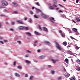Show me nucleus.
<instances>
[{"label": "nucleus", "instance_id": "f257e3e1", "mask_svg": "<svg viewBox=\"0 0 80 80\" xmlns=\"http://www.w3.org/2000/svg\"><path fill=\"white\" fill-rule=\"evenodd\" d=\"M1 3L2 5V6L3 7H6V6H7V5H8V2L6 1H2L1 2Z\"/></svg>", "mask_w": 80, "mask_h": 80}, {"label": "nucleus", "instance_id": "f03ea898", "mask_svg": "<svg viewBox=\"0 0 80 80\" xmlns=\"http://www.w3.org/2000/svg\"><path fill=\"white\" fill-rule=\"evenodd\" d=\"M56 47L59 50H62V47H61V46L58 44V43L57 42H56Z\"/></svg>", "mask_w": 80, "mask_h": 80}, {"label": "nucleus", "instance_id": "7ed1b4c3", "mask_svg": "<svg viewBox=\"0 0 80 80\" xmlns=\"http://www.w3.org/2000/svg\"><path fill=\"white\" fill-rule=\"evenodd\" d=\"M66 52H67V53H68V54L71 55H73V53H72V52L70 50H67Z\"/></svg>", "mask_w": 80, "mask_h": 80}, {"label": "nucleus", "instance_id": "20e7f679", "mask_svg": "<svg viewBox=\"0 0 80 80\" xmlns=\"http://www.w3.org/2000/svg\"><path fill=\"white\" fill-rule=\"evenodd\" d=\"M12 4L13 5H14V6H15L16 7H17L18 5V4H17V3L15 1H14L12 2Z\"/></svg>", "mask_w": 80, "mask_h": 80}, {"label": "nucleus", "instance_id": "39448f33", "mask_svg": "<svg viewBox=\"0 0 80 80\" xmlns=\"http://www.w3.org/2000/svg\"><path fill=\"white\" fill-rule=\"evenodd\" d=\"M41 16L44 18H47V17L46 16V15L43 13H42Z\"/></svg>", "mask_w": 80, "mask_h": 80}, {"label": "nucleus", "instance_id": "423d86ee", "mask_svg": "<svg viewBox=\"0 0 80 80\" xmlns=\"http://www.w3.org/2000/svg\"><path fill=\"white\" fill-rule=\"evenodd\" d=\"M18 28L20 30H22L23 29H24V27L22 26H19L18 27Z\"/></svg>", "mask_w": 80, "mask_h": 80}, {"label": "nucleus", "instance_id": "0eeeda50", "mask_svg": "<svg viewBox=\"0 0 80 80\" xmlns=\"http://www.w3.org/2000/svg\"><path fill=\"white\" fill-rule=\"evenodd\" d=\"M17 22H18V23H20V24H23V22L20 21V20H18L16 21Z\"/></svg>", "mask_w": 80, "mask_h": 80}, {"label": "nucleus", "instance_id": "6e6552de", "mask_svg": "<svg viewBox=\"0 0 80 80\" xmlns=\"http://www.w3.org/2000/svg\"><path fill=\"white\" fill-rule=\"evenodd\" d=\"M49 20H50V21H51V22H53V21L52 20H55V18H54L53 17H51V18H49Z\"/></svg>", "mask_w": 80, "mask_h": 80}, {"label": "nucleus", "instance_id": "1a4fd4ad", "mask_svg": "<svg viewBox=\"0 0 80 80\" xmlns=\"http://www.w3.org/2000/svg\"><path fill=\"white\" fill-rule=\"evenodd\" d=\"M70 76V74L69 73H67L64 74V77H68Z\"/></svg>", "mask_w": 80, "mask_h": 80}, {"label": "nucleus", "instance_id": "9d476101", "mask_svg": "<svg viewBox=\"0 0 80 80\" xmlns=\"http://www.w3.org/2000/svg\"><path fill=\"white\" fill-rule=\"evenodd\" d=\"M34 33L35 35H40V33L37 31H35Z\"/></svg>", "mask_w": 80, "mask_h": 80}, {"label": "nucleus", "instance_id": "9b49d317", "mask_svg": "<svg viewBox=\"0 0 80 80\" xmlns=\"http://www.w3.org/2000/svg\"><path fill=\"white\" fill-rule=\"evenodd\" d=\"M43 29L44 31H46V32H48V29L46 28L45 27H43Z\"/></svg>", "mask_w": 80, "mask_h": 80}, {"label": "nucleus", "instance_id": "f8f14e48", "mask_svg": "<svg viewBox=\"0 0 80 80\" xmlns=\"http://www.w3.org/2000/svg\"><path fill=\"white\" fill-rule=\"evenodd\" d=\"M57 80H61L62 79V77L61 76H59L57 78Z\"/></svg>", "mask_w": 80, "mask_h": 80}, {"label": "nucleus", "instance_id": "ddd939ff", "mask_svg": "<svg viewBox=\"0 0 80 80\" xmlns=\"http://www.w3.org/2000/svg\"><path fill=\"white\" fill-rule=\"evenodd\" d=\"M64 61L66 62L67 64H68V59L66 58L65 59Z\"/></svg>", "mask_w": 80, "mask_h": 80}, {"label": "nucleus", "instance_id": "4468645a", "mask_svg": "<svg viewBox=\"0 0 80 80\" xmlns=\"http://www.w3.org/2000/svg\"><path fill=\"white\" fill-rule=\"evenodd\" d=\"M44 43H46L47 44H49V45H50V42H49L48 41H44Z\"/></svg>", "mask_w": 80, "mask_h": 80}, {"label": "nucleus", "instance_id": "2eb2a0df", "mask_svg": "<svg viewBox=\"0 0 80 80\" xmlns=\"http://www.w3.org/2000/svg\"><path fill=\"white\" fill-rule=\"evenodd\" d=\"M15 76L17 77H20V75L18 73H16L15 74Z\"/></svg>", "mask_w": 80, "mask_h": 80}, {"label": "nucleus", "instance_id": "dca6fc26", "mask_svg": "<svg viewBox=\"0 0 80 80\" xmlns=\"http://www.w3.org/2000/svg\"><path fill=\"white\" fill-rule=\"evenodd\" d=\"M26 34L27 35H28L29 36H32V34H31V33L29 32H26Z\"/></svg>", "mask_w": 80, "mask_h": 80}, {"label": "nucleus", "instance_id": "f3484780", "mask_svg": "<svg viewBox=\"0 0 80 80\" xmlns=\"http://www.w3.org/2000/svg\"><path fill=\"white\" fill-rule=\"evenodd\" d=\"M36 10H37V11H38V12H41V13L42 12L41 11V10H40V9H38L37 8H36Z\"/></svg>", "mask_w": 80, "mask_h": 80}, {"label": "nucleus", "instance_id": "a211bd4d", "mask_svg": "<svg viewBox=\"0 0 80 80\" xmlns=\"http://www.w3.org/2000/svg\"><path fill=\"white\" fill-rule=\"evenodd\" d=\"M73 30L74 32H77V29H76L75 28H73Z\"/></svg>", "mask_w": 80, "mask_h": 80}, {"label": "nucleus", "instance_id": "6ab92c4d", "mask_svg": "<svg viewBox=\"0 0 80 80\" xmlns=\"http://www.w3.org/2000/svg\"><path fill=\"white\" fill-rule=\"evenodd\" d=\"M76 70H78V71H80V67H76Z\"/></svg>", "mask_w": 80, "mask_h": 80}, {"label": "nucleus", "instance_id": "aec40b11", "mask_svg": "<svg viewBox=\"0 0 80 80\" xmlns=\"http://www.w3.org/2000/svg\"><path fill=\"white\" fill-rule=\"evenodd\" d=\"M76 78L75 77H72L71 78L70 80H75Z\"/></svg>", "mask_w": 80, "mask_h": 80}, {"label": "nucleus", "instance_id": "412c9836", "mask_svg": "<svg viewBox=\"0 0 80 80\" xmlns=\"http://www.w3.org/2000/svg\"><path fill=\"white\" fill-rule=\"evenodd\" d=\"M63 45H64V46H66V45H67V42H63Z\"/></svg>", "mask_w": 80, "mask_h": 80}, {"label": "nucleus", "instance_id": "4be33fe9", "mask_svg": "<svg viewBox=\"0 0 80 80\" xmlns=\"http://www.w3.org/2000/svg\"><path fill=\"white\" fill-rule=\"evenodd\" d=\"M24 29L26 30H28V28L27 27H24Z\"/></svg>", "mask_w": 80, "mask_h": 80}, {"label": "nucleus", "instance_id": "5701e85b", "mask_svg": "<svg viewBox=\"0 0 80 80\" xmlns=\"http://www.w3.org/2000/svg\"><path fill=\"white\" fill-rule=\"evenodd\" d=\"M44 58L45 57L43 56H41L39 57V58L40 59H42V58Z\"/></svg>", "mask_w": 80, "mask_h": 80}, {"label": "nucleus", "instance_id": "b1692460", "mask_svg": "<svg viewBox=\"0 0 80 80\" xmlns=\"http://www.w3.org/2000/svg\"><path fill=\"white\" fill-rule=\"evenodd\" d=\"M51 60L52 61L53 63H56V61H55V60L54 59H51Z\"/></svg>", "mask_w": 80, "mask_h": 80}, {"label": "nucleus", "instance_id": "393cba45", "mask_svg": "<svg viewBox=\"0 0 80 80\" xmlns=\"http://www.w3.org/2000/svg\"><path fill=\"white\" fill-rule=\"evenodd\" d=\"M49 8L50 9H51V10H54V8H53V7L52 6H50L49 7Z\"/></svg>", "mask_w": 80, "mask_h": 80}, {"label": "nucleus", "instance_id": "a878e982", "mask_svg": "<svg viewBox=\"0 0 80 80\" xmlns=\"http://www.w3.org/2000/svg\"><path fill=\"white\" fill-rule=\"evenodd\" d=\"M61 35L62 37H65V33H62L61 34Z\"/></svg>", "mask_w": 80, "mask_h": 80}, {"label": "nucleus", "instance_id": "bb28decb", "mask_svg": "<svg viewBox=\"0 0 80 80\" xmlns=\"http://www.w3.org/2000/svg\"><path fill=\"white\" fill-rule=\"evenodd\" d=\"M27 63H31V62H30V61H28L27 60H26L25 61Z\"/></svg>", "mask_w": 80, "mask_h": 80}, {"label": "nucleus", "instance_id": "cd10ccee", "mask_svg": "<svg viewBox=\"0 0 80 80\" xmlns=\"http://www.w3.org/2000/svg\"><path fill=\"white\" fill-rule=\"evenodd\" d=\"M22 67L20 66H18V68H19V69H22Z\"/></svg>", "mask_w": 80, "mask_h": 80}, {"label": "nucleus", "instance_id": "c85d7f7f", "mask_svg": "<svg viewBox=\"0 0 80 80\" xmlns=\"http://www.w3.org/2000/svg\"><path fill=\"white\" fill-rule=\"evenodd\" d=\"M76 20H77L78 22H80V19L78 18H76Z\"/></svg>", "mask_w": 80, "mask_h": 80}, {"label": "nucleus", "instance_id": "c756f323", "mask_svg": "<svg viewBox=\"0 0 80 80\" xmlns=\"http://www.w3.org/2000/svg\"><path fill=\"white\" fill-rule=\"evenodd\" d=\"M51 72L52 73V74H54L55 73V71H53V70H52Z\"/></svg>", "mask_w": 80, "mask_h": 80}, {"label": "nucleus", "instance_id": "7c9ffc66", "mask_svg": "<svg viewBox=\"0 0 80 80\" xmlns=\"http://www.w3.org/2000/svg\"><path fill=\"white\" fill-rule=\"evenodd\" d=\"M34 18H38V17L37 16V15H34Z\"/></svg>", "mask_w": 80, "mask_h": 80}, {"label": "nucleus", "instance_id": "2f4dec72", "mask_svg": "<svg viewBox=\"0 0 80 80\" xmlns=\"http://www.w3.org/2000/svg\"><path fill=\"white\" fill-rule=\"evenodd\" d=\"M53 1L54 2V3H55L56 4H57V1H56V0H53Z\"/></svg>", "mask_w": 80, "mask_h": 80}, {"label": "nucleus", "instance_id": "473e14b6", "mask_svg": "<svg viewBox=\"0 0 80 80\" xmlns=\"http://www.w3.org/2000/svg\"><path fill=\"white\" fill-rule=\"evenodd\" d=\"M53 5L54 7H57V5L55 4H53Z\"/></svg>", "mask_w": 80, "mask_h": 80}, {"label": "nucleus", "instance_id": "72a5a7b5", "mask_svg": "<svg viewBox=\"0 0 80 80\" xmlns=\"http://www.w3.org/2000/svg\"><path fill=\"white\" fill-rule=\"evenodd\" d=\"M32 19L30 18L29 20V22L30 23H32Z\"/></svg>", "mask_w": 80, "mask_h": 80}, {"label": "nucleus", "instance_id": "f704fd0d", "mask_svg": "<svg viewBox=\"0 0 80 80\" xmlns=\"http://www.w3.org/2000/svg\"><path fill=\"white\" fill-rule=\"evenodd\" d=\"M76 50H78L79 49V48L78 46H76Z\"/></svg>", "mask_w": 80, "mask_h": 80}, {"label": "nucleus", "instance_id": "c9c22d12", "mask_svg": "<svg viewBox=\"0 0 80 80\" xmlns=\"http://www.w3.org/2000/svg\"><path fill=\"white\" fill-rule=\"evenodd\" d=\"M38 27H39L40 29L42 30V28H41V26H40V25H38Z\"/></svg>", "mask_w": 80, "mask_h": 80}, {"label": "nucleus", "instance_id": "e433bc0d", "mask_svg": "<svg viewBox=\"0 0 80 80\" xmlns=\"http://www.w3.org/2000/svg\"><path fill=\"white\" fill-rule=\"evenodd\" d=\"M36 4L38 5V6H40V4H39L38 2H36Z\"/></svg>", "mask_w": 80, "mask_h": 80}, {"label": "nucleus", "instance_id": "4c0bfd02", "mask_svg": "<svg viewBox=\"0 0 80 80\" xmlns=\"http://www.w3.org/2000/svg\"><path fill=\"white\" fill-rule=\"evenodd\" d=\"M78 64H80V60H78Z\"/></svg>", "mask_w": 80, "mask_h": 80}, {"label": "nucleus", "instance_id": "58836bf2", "mask_svg": "<svg viewBox=\"0 0 80 80\" xmlns=\"http://www.w3.org/2000/svg\"><path fill=\"white\" fill-rule=\"evenodd\" d=\"M70 38L72 39V40H73L75 39L73 37H72V36H70Z\"/></svg>", "mask_w": 80, "mask_h": 80}, {"label": "nucleus", "instance_id": "ea45409f", "mask_svg": "<svg viewBox=\"0 0 80 80\" xmlns=\"http://www.w3.org/2000/svg\"><path fill=\"white\" fill-rule=\"evenodd\" d=\"M58 12H59V13H62V12H63V11H62V10H59L58 11Z\"/></svg>", "mask_w": 80, "mask_h": 80}, {"label": "nucleus", "instance_id": "a19ab883", "mask_svg": "<svg viewBox=\"0 0 80 80\" xmlns=\"http://www.w3.org/2000/svg\"><path fill=\"white\" fill-rule=\"evenodd\" d=\"M62 17L63 18H64V17H65V15H64V14L62 15Z\"/></svg>", "mask_w": 80, "mask_h": 80}, {"label": "nucleus", "instance_id": "79ce46f5", "mask_svg": "<svg viewBox=\"0 0 80 80\" xmlns=\"http://www.w3.org/2000/svg\"><path fill=\"white\" fill-rule=\"evenodd\" d=\"M33 78V76H31L30 77V80H32Z\"/></svg>", "mask_w": 80, "mask_h": 80}, {"label": "nucleus", "instance_id": "37998d69", "mask_svg": "<svg viewBox=\"0 0 80 80\" xmlns=\"http://www.w3.org/2000/svg\"><path fill=\"white\" fill-rule=\"evenodd\" d=\"M27 52H29V53H32V52L30 51L29 50H27Z\"/></svg>", "mask_w": 80, "mask_h": 80}, {"label": "nucleus", "instance_id": "c03bdc74", "mask_svg": "<svg viewBox=\"0 0 80 80\" xmlns=\"http://www.w3.org/2000/svg\"><path fill=\"white\" fill-rule=\"evenodd\" d=\"M25 77H28V74H26L25 75Z\"/></svg>", "mask_w": 80, "mask_h": 80}, {"label": "nucleus", "instance_id": "a18cd8bd", "mask_svg": "<svg viewBox=\"0 0 80 80\" xmlns=\"http://www.w3.org/2000/svg\"><path fill=\"white\" fill-rule=\"evenodd\" d=\"M16 63H17L16 62V61H14V65H16Z\"/></svg>", "mask_w": 80, "mask_h": 80}, {"label": "nucleus", "instance_id": "49530a36", "mask_svg": "<svg viewBox=\"0 0 80 80\" xmlns=\"http://www.w3.org/2000/svg\"><path fill=\"white\" fill-rule=\"evenodd\" d=\"M59 33H62V31L61 30H59Z\"/></svg>", "mask_w": 80, "mask_h": 80}, {"label": "nucleus", "instance_id": "de8ad7c7", "mask_svg": "<svg viewBox=\"0 0 80 80\" xmlns=\"http://www.w3.org/2000/svg\"><path fill=\"white\" fill-rule=\"evenodd\" d=\"M10 30H11V31H13V30H13V29H12V28H10Z\"/></svg>", "mask_w": 80, "mask_h": 80}, {"label": "nucleus", "instance_id": "09e8293b", "mask_svg": "<svg viewBox=\"0 0 80 80\" xmlns=\"http://www.w3.org/2000/svg\"><path fill=\"white\" fill-rule=\"evenodd\" d=\"M38 42V41H35L34 42V43H37Z\"/></svg>", "mask_w": 80, "mask_h": 80}, {"label": "nucleus", "instance_id": "8fccbe9b", "mask_svg": "<svg viewBox=\"0 0 80 80\" xmlns=\"http://www.w3.org/2000/svg\"><path fill=\"white\" fill-rule=\"evenodd\" d=\"M30 14H33V12L32 11H30Z\"/></svg>", "mask_w": 80, "mask_h": 80}, {"label": "nucleus", "instance_id": "3c124183", "mask_svg": "<svg viewBox=\"0 0 80 80\" xmlns=\"http://www.w3.org/2000/svg\"><path fill=\"white\" fill-rule=\"evenodd\" d=\"M17 42L18 43H21V42H20V41H18Z\"/></svg>", "mask_w": 80, "mask_h": 80}, {"label": "nucleus", "instance_id": "603ef678", "mask_svg": "<svg viewBox=\"0 0 80 80\" xmlns=\"http://www.w3.org/2000/svg\"><path fill=\"white\" fill-rule=\"evenodd\" d=\"M0 43H1L2 44H3V43H4L3 42L1 41H0Z\"/></svg>", "mask_w": 80, "mask_h": 80}, {"label": "nucleus", "instance_id": "864d4df0", "mask_svg": "<svg viewBox=\"0 0 80 80\" xmlns=\"http://www.w3.org/2000/svg\"><path fill=\"white\" fill-rule=\"evenodd\" d=\"M78 2H79V0H77L76 1V2L77 3H78Z\"/></svg>", "mask_w": 80, "mask_h": 80}, {"label": "nucleus", "instance_id": "5fc2aeb1", "mask_svg": "<svg viewBox=\"0 0 80 80\" xmlns=\"http://www.w3.org/2000/svg\"><path fill=\"white\" fill-rule=\"evenodd\" d=\"M72 22H74V23H76V22H75V21L74 20H72Z\"/></svg>", "mask_w": 80, "mask_h": 80}, {"label": "nucleus", "instance_id": "6e6d98bb", "mask_svg": "<svg viewBox=\"0 0 80 80\" xmlns=\"http://www.w3.org/2000/svg\"><path fill=\"white\" fill-rule=\"evenodd\" d=\"M12 25H15V22H12Z\"/></svg>", "mask_w": 80, "mask_h": 80}, {"label": "nucleus", "instance_id": "4d7b16f0", "mask_svg": "<svg viewBox=\"0 0 80 80\" xmlns=\"http://www.w3.org/2000/svg\"><path fill=\"white\" fill-rule=\"evenodd\" d=\"M38 52H40V50L38 49L37 51Z\"/></svg>", "mask_w": 80, "mask_h": 80}, {"label": "nucleus", "instance_id": "13d9d810", "mask_svg": "<svg viewBox=\"0 0 80 80\" xmlns=\"http://www.w3.org/2000/svg\"><path fill=\"white\" fill-rule=\"evenodd\" d=\"M14 13H17L18 12L17 11H15L14 12Z\"/></svg>", "mask_w": 80, "mask_h": 80}, {"label": "nucleus", "instance_id": "bf43d9fd", "mask_svg": "<svg viewBox=\"0 0 80 80\" xmlns=\"http://www.w3.org/2000/svg\"><path fill=\"white\" fill-rule=\"evenodd\" d=\"M25 57H28V55H26Z\"/></svg>", "mask_w": 80, "mask_h": 80}, {"label": "nucleus", "instance_id": "052dcab7", "mask_svg": "<svg viewBox=\"0 0 80 80\" xmlns=\"http://www.w3.org/2000/svg\"><path fill=\"white\" fill-rule=\"evenodd\" d=\"M70 45H68L67 46V48H70Z\"/></svg>", "mask_w": 80, "mask_h": 80}, {"label": "nucleus", "instance_id": "680f3d73", "mask_svg": "<svg viewBox=\"0 0 80 80\" xmlns=\"http://www.w3.org/2000/svg\"><path fill=\"white\" fill-rule=\"evenodd\" d=\"M27 20V18H24V20Z\"/></svg>", "mask_w": 80, "mask_h": 80}, {"label": "nucleus", "instance_id": "e2e57ef3", "mask_svg": "<svg viewBox=\"0 0 80 80\" xmlns=\"http://www.w3.org/2000/svg\"><path fill=\"white\" fill-rule=\"evenodd\" d=\"M8 64L7 63V62L5 63V65H7Z\"/></svg>", "mask_w": 80, "mask_h": 80}, {"label": "nucleus", "instance_id": "0e129e2a", "mask_svg": "<svg viewBox=\"0 0 80 80\" xmlns=\"http://www.w3.org/2000/svg\"><path fill=\"white\" fill-rule=\"evenodd\" d=\"M35 8V7H33L32 8V9H34Z\"/></svg>", "mask_w": 80, "mask_h": 80}, {"label": "nucleus", "instance_id": "69168bd1", "mask_svg": "<svg viewBox=\"0 0 80 80\" xmlns=\"http://www.w3.org/2000/svg\"><path fill=\"white\" fill-rule=\"evenodd\" d=\"M59 8H56V10H59Z\"/></svg>", "mask_w": 80, "mask_h": 80}, {"label": "nucleus", "instance_id": "338daca9", "mask_svg": "<svg viewBox=\"0 0 80 80\" xmlns=\"http://www.w3.org/2000/svg\"><path fill=\"white\" fill-rule=\"evenodd\" d=\"M4 16V15L3 14H1V16Z\"/></svg>", "mask_w": 80, "mask_h": 80}, {"label": "nucleus", "instance_id": "774afa93", "mask_svg": "<svg viewBox=\"0 0 80 80\" xmlns=\"http://www.w3.org/2000/svg\"><path fill=\"white\" fill-rule=\"evenodd\" d=\"M59 5H60V6H61V7H62V5H61L60 4H59Z\"/></svg>", "mask_w": 80, "mask_h": 80}]
</instances>
